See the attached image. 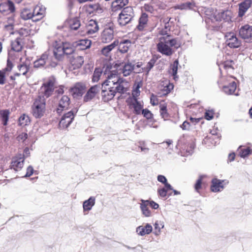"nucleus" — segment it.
I'll return each instance as SVG.
<instances>
[{"instance_id": "f257e3e1", "label": "nucleus", "mask_w": 252, "mask_h": 252, "mask_svg": "<svg viewBox=\"0 0 252 252\" xmlns=\"http://www.w3.org/2000/svg\"><path fill=\"white\" fill-rule=\"evenodd\" d=\"M101 86V96L102 100L104 102H108L111 100L116 93L123 94L126 91L124 86H112L104 82L102 84Z\"/></svg>"}, {"instance_id": "f03ea898", "label": "nucleus", "mask_w": 252, "mask_h": 252, "mask_svg": "<svg viewBox=\"0 0 252 252\" xmlns=\"http://www.w3.org/2000/svg\"><path fill=\"white\" fill-rule=\"evenodd\" d=\"M234 78L232 76L223 77L218 81L219 87L221 88L222 91L227 95H238V94H234L236 91L237 85L234 80Z\"/></svg>"}, {"instance_id": "7ed1b4c3", "label": "nucleus", "mask_w": 252, "mask_h": 252, "mask_svg": "<svg viewBox=\"0 0 252 252\" xmlns=\"http://www.w3.org/2000/svg\"><path fill=\"white\" fill-rule=\"evenodd\" d=\"M76 48L75 42L73 43L62 42V45L55 46L53 51L54 56L56 59L60 60L64 54L68 55L73 54Z\"/></svg>"}, {"instance_id": "20e7f679", "label": "nucleus", "mask_w": 252, "mask_h": 252, "mask_svg": "<svg viewBox=\"0 0 252 252\" xmlns=\"http://www.w3.org/2000/svg\"><path fill=\"white\" fill-rule=\"evenodd\" d=\"M44 10L40 6H36L33 10L24 9L21 12V17L24 20L32 19L33 22H37L42 18Z\"/></svg>"}, {"instance_id": "39448f33", "label": "nucleus", "mask_w": 252, "mask_h": 252, "mask_svg": "<svg viewBox=\"0 0 252 252\" xmlns=\"http://www.w3.org/2000/svg\"><path fill=\"white\" fill-rule=\"evenodd\" d=\"M46 105L45 99L41 95H38L32 106V113L36 118L42 117L45 112Z\"/></svg>"}, {"instance_id": "423d86ee", "label": "nucleus", "mask_w": 252, "mask_h": 252, "mask_svg": "<svg viewBox=\"0 0 252 252\" xmlns=\"http://www.w3.org/2000/svg\"><path fill=\"white\" fill-rule=\"evenodd\" d=\"M134 16V13L131 7H125L119 14L118 24L121 26H124L129 23L132 20Z\"/></svg>"}, {"instance_id": "0eeeda50", "label": "nucleus", "mask_w": 252, "mask_h": 252, "mask_svg": "<svg viewBox=\"0 0 252 252\" xmlns=\"http://www.w3.org/2000/svg\"><path fill=\"white\" fill-rule=\"evenodd\" d=\"M123 82L124 79L120 77L118 71L117 70H113L108 73L107 79L104 82L112 86H123Z\"/></svg>"}, {"instance_id": "6e6552de", "label": "nucleus", "mask_w": 252, "mask_h": 252, "mask_svg": "<svg viewBox=\"0 0 252 252\" xmlns=\"http://www.w3.org/2000/svg\"><path fill=\"white\" fill-rule=\"evenodd\" d=\"M77 111L78 109L75 108L64 114L60 121L59 127L60 128H67L72 122L74 116Z\"/></svg>"}, {"instance_id": "1a4fd4ad", "label": "nucleus", "mask_w": 252, "mask_h": 252, "mask_svg": "<svg viewBox=\"0 0 252 252\" xmlns=\"http://www.w3.org/2000/svg\"><path fill=\"white\" fill-rule=\"evenodd\" d=\"M54 90V82L52 80H49L43 84L40 87L39 95L43 98H48L50 96Z\"/></svg>"}, {"instance_id": "9d476101", "label": "nucleus", "mask_w": 252, "mask_h": 252, "mask_svg": "<svg viewBox=\"0 0 252 252\" xmlns=\"http://www.w3.org/2000/svg\"><path fill=\"white\" fill-rule=\"evenodd\" d=\"M239 35L246 42H252V26L248 24L241 26L239 30Z\"/></svg>"}, {"instance_id": "9b49d317", "label": "nucleus", "mask_w": 252, "mask_h": 252, "mask_svg": "<svg viewBox=\"0 0 252 252\" xmlns=\"http://www.w3.org/2000/svg\"><path fill=\"white\" fill-rule=\"evenodd\" d=\"M126 101L129 108L132 110L133 114L137 115L141 114L143 106L137 99L128 98Z\"/></svg>"}, {"instance_id": "f8f14e48", "label": "nucleus", "mask_w": 252, "mask_h": 252, "mask_svg": "<svg viewBox=\"0 0 252 252\" xmlns=\"http://www.w3.org/2000/svg\"><path fill=\"white\" fill-rule=\"evenodd\" d=\"M158 51L163 55L170 56L173 53V51L162 37L159 38V42L157 44Z\"/></svg>"}, {"instance_id": "ddd939ff", "label": "nucleus", "mask_w": 252, "mask_h": 252, "mask_svg": "<svg viewBox=\"0 0 252 252\" xmlns=\"http://www.w3.org/2000/svg\"><path fill=\"white\" fill-rule=\"evenodd\" d=\"M226 44L230 48H236L240 46L241 40L233 32H227L225 35Z\"/></svg>"}, {"instance_id": "4468645a", "label": "nucleus", "mask_w": 252, "mask_h": 252, "mask_svg": "<svg viewBox=\"0 0 252 252\" xmlns=\"http://www.w3.org/2000/svg\"><path fill=\"white\" fill-rule=\"evenodd\" d=\"M15 11L14 3L10 0L0 4V12L3 15H8Z\"/></svg>"}, {"instance_id": "2eb2a0df", "label": "nucleus", "mask_w": 252, "mask_h": 252, "mask_svg": "<svg viewBox=\"0 0 252 252\" xmlns=\"http://www.w3.org/2000/svg\"><path fill=\"white\" fill-rule=\"evenodd\" d=\"M86 85L83 82H77L71 88V92L73 96L75 97H81L85 92Z\"/></svg>"}, {"instance_id": "dca6fc26", "label": "nucleus", "mask_w": 252, "mask_h": 252, "mask_svg": "<svg viewBox=\"0 0 252 252\" xmlns=\"http://www.w3.org/2000/svg\"><path fill=\"white\" fill-rule=\"evenodd\" d=\"M225 185L228 184V181L221 180L216 178L212 180V185L211 186V190L214 192H220L223 190L224 187L223 184Z\"/></svg>"}, {"instance_id": "f3484780", "label": "nucleus", "mask_w": 252, "mask_h": 252, "mask_svg": "<svg viewBox=\"0 0 252 252\" xmlns=\"http://www.w3.org/2000/svg\"><path fill=\"white\" fill-rule=\"evenodd\" d=\"M100 89V86L96 85L92 86L84 96V101L88 102L92 100L99 92Z\"/></svg>"}, {"instance_id": "a211bd4d", "label": "nucleus", "mask_w": 252, "mask_h": 252, "mask_svg": "<svg viewBox=\"0 0 252 252\" xmlns=\"http://www.w3.org/2000/svg\"><path fill=\"white\" fill-rule=\"evenodd\" d=\"M49 62V56L47 52L42 54L39 58L33 63V66L35 68H40L47 66V63Z\"/></svg>"}, {"instance_id": "6ab92c4d", "label": "nucleus", "mask_w": 252, "mask_h": 252, "mask_svg": "<svg viewBox=\"0 0 252 252\" xmlns=\"http://www.w3.org/2000/svg\"><path fill=\"white\" fill-rule=\"evenodd\" d=\"M114 38L113 29L109 27L105 28L101 35V40L103 43H108L110 42Z\"/></svg>"}, {"instance_id": "aec40b11", "label": "nucleus", "mask_w": 252, "mask_h": 252, "mask_svg": "<svg viewBox=\"0 0 252 252\" xmlns=\"http://www.w3.org/2000/svg\"><path fill=\"white\" fill-rule=\"evenodd\" d=\"M232 13L230 10H225L219 12L217 16V20L219 19L220 21L223 20L222 25H225L230 24L229 22H231Z\"/></svg>"}, {"instance_id": "412c9836", "label": "nucleus", "mask_w": 252, "mask_h": 252, "mask_svg": "<svg viewBox=\"0 0 252 252\" xmlns=\"http://www.w3.org/2000/svg\"><path fill=\"white\" fill-rule=\"evenodd\" d=\"M70 104V98L67 95H63L60 99L58 107L56 109V111L58 114H60L64 110L68 108Z\"/></svg>"}, {"instance_id": "4be33fe9", "label": "nucleus", "mask_w": 252, "mask_h": 252, "mask_svg": "<svg viewBox=\"0 0 252 252\" xmlns=\"http://www.w3.org/2000/svg\"><path fill=\"white\" fill-rule=\"evenodd\" d=\"M252 4L251 0H244L239 3L238 16L242 17L251 7Z\"/></svg>"}, {"instance_id": "5701e85b", "label": "nucleus", "mask_w": 252, "mask_h": 252, "mask_svg": "<svg viewBox=\"0 0 252 252\" xmlns=\"http://www.w3.org/2000/svg\"><path fill=\"white\" fill-rule=\"evenodd\" d=\"M118 45V40H115L113 43L103 47L101 50V54L107 57L111 58V51Z\"/></svg>"}, {"instance_id": "b1692460", "label": "nucleus", "mask_w": 252, "mask_h": 252, "mask_svg": "<svg viewBox=\"0 0 252 252\" xmlns=\"http://www.w3.org/2000/svg\"><path fill=\"white\" fill-rule=\"evenodd\" d=\"M13 68L12 63L10 61L9 59L7 60L6 67L0 70V84L3 85L5 83V75L7 72L11 71Z\"/></svg>"}, {"instance_id": "393cba45", "label": "nucleus", "mask_w": 252, "mask_h": 252, "mask_svg": "<svg viewBox=\"0 0 252 252\" xmlns=\"http://www.w3.org/2000/svg\"><path fill=\"white\" fill-rule=\"evenodd\" d=\"M131 46V42L128 39H124L120 42L118 41V51L122 54L127 52L129 47Z\"/></svg>"}, {"instance_id": "a878e982", "label": "nucleus", "mask_w": 252, "mask_h": 252, "mask_svg": "<svg viewBox=\"0 0 252 252\" xmlns=\"http://www.w3.org/2000/svg\"><path fill=\"white\" fill-rule=\"evenodd\" d=\"M24 159L23 157H15L12 159L11 163V168L15 171H18L22 169L23 166Z\"/></svg>"}, {"instance_id": "bb28decb", "label": "nucleus", "mask_w": 252, "mask_h": 252, "mask_svg": "<svg viewBox=\"0 0 252 252\" xmlns=\"http://www.w3.org/2000/svg\"><path fill=\"white\" fill-rule=\"evenodd\" d=\"M153 230L152 225L147 223L145 226L140 225L136 228V232L140 236H144L146 234H149Z\"/></svg>"}, {"instance_id": "cd10ccee", "label": "nucleus", "mask_w": 252, "mask_h": 252, "mask_svg": "<svg viewBox=\"0 0 252 252\" xmlns=\"http://www.w3.org/2000/svg\"><path fill=\"white\" fill-rule=\"evenodd\" d=\"M141 202L140 204V208L143 215H144L146 217H150L152 216V212L148 208V200L141 199Z\"/></svg>"}, {"instance_id": "c85d7f7f", "label": "nucleus", "mask_w": 252, "mask_h": 252, "mask_svg": "<svg viewBox=\"0 0 252 252\" xmlns=\"http://www.w3.org/2000/svg\"><path fill=\"white\" fill-rule=\"evenodd\" d=\"M99 29L98 26L97 22L94 20H91L89 22L87 26L86 33L88 34H91L95 33Z\"/></svg>"}, {"instance_id": "c756f323", "label": "nucleus", "mask_w": 252, "mask_h": 252, "mask_svg": "<svg viewBox=\"0 0 252 252\" xmlns=\"http://www.w3.org/2000/svg\"><path fill=\"white\" fill-rule=\"evenodd\" d=\"M84 62L83 57L80 56L73 57L70 60V63L74 69L80 68L83 64Z\"/></svg>"}, {"instance_id": "7c9ffc66", "label": "nucleus", "mask_w": 252, "mask_h": 252, "mask_svg": "<svg viewBox=\"0 0 252 252\" xmlns=\"http://www.w3.org/2000/svg\"><path fill=\"white\" fill-rule=\"evenodd\" d=\"M95 198L94 196H91L88 199L84 201L83 203L84 212L90 211L94 205Z\"/></svg>"}, {"instance_id": "2f4dec72", "label": "nucleus", "mask_w": 252, "mask_h": 252, "mask_svg": "<svg viewBox=\"0 0 252 252\" xmlns=\"http://www.w3.org/2000/svg\"><path fill=\"white\" fill-rule=\"evenodd\" d=\"M135 65L131 63L127 62L125 63L123 67L122 73L123 76L126 77L129 75L132 71L134 69Z\"/></svg>"}, {"instance_id": "473e14b6", "label": "nucleus", "mask_w": 252, "mask_h": 252, "mask_svg": "<svg viewBox=\"0 0 252 252\" xmlns=\"http://www.w3.org/2000/svg\"><path fill=\"white\" fill-rule=\"evenodd\" d=\"M75 45L76 47H80L79 49L85 50L90 47L91 41L87 39H81L75 41Z\"/></svg>"}, {"instance_id": "72a5a7b5", "label": "nucleus", "mask_w": 252, "mask_h": 252, "mask_svg": "<svg viewBox=\"0 0 252 252\" xmlns=\"http://www.w3.org/2000/svg\"><path fill=\"white\" fill-rule=\"evenodd\" d=\"M166 43L169 45L170 48L174 47L175 48L178 49L181 46V44L178 41L177 38H171L170 35H167L165 37H163Z\"/></svg>"}, {"instance_id": "f704fd0d", "label": "nucleus", "mask_w": 252, "mask_h": 252, "mask_svg": "<svg viewBox=\"0 0 252 252\" xmlns=\"http://www.w3.org/2000/svg\"><path fill=\"white\" fill-rule=\"evenodd\" d=\"M148 21V15L145 13H143L141 15L139 20V24L137 28L139 31H142L144 26L147 24Z\"/></svg>"}, {"instance_id": "c9c22d12", "label": "nucleus", "mask_w": 252, "mask_h": 252, "mask_svg": "<svg viewBox=\"0 0 252 252\" xmlns=\"http://www.w3.org/2000/svg\"><path fill=\"white\" fill-rule=\"evenodd\" d=\"M9 114L10 112L8 110L6 109L0 111V118L4 126L7 125Z\"/></svg>"}, {"instance_id": "e433bc0d", "label": "nucleus", "mask_w": 252, "mask_h": 252, "mask_svg": "<svg viewBox=\"0 0 252 252\" xmlns=\"http://www.w3.org/2000/svg\"><path fill=\"white\" fill-rule=\"evenodd\" d=\"M242 147V146H240L238 149V151L239 156L241 158H245L251 154L252 152V149L250 147L243 149Z\"/></svg>"}, {"instance_id": "4c0bfd02", "label": "nucleus", "mask_w": 252, "mask_h": 252, "mask_svg": "<svg viewBox=\"0 0 252 252\" xmlns=\"http://www.w3.org/2000/svg\"><path fill=\"white\" fill-rule=\"evenodd\" d=\"M164 222L162 221L157 220L154 224V233L156 236H158L161 232V229L164 227Z\"/></svg>"}, {"instance_id": "58836bf2", "label": "nucleus", "mask_w": 252, "mask_h": 252, "mask_svg": "<svg viewBox=\"0 0 252 252\" xmlns=\"http://www.w3.org/2000/svg\"><path fill=\"white\" fill-rule=\"evenodd\" d=\"M69 25L71 29L77 30L81 26V23L78 18H74L69 21Z\"/></svg>"}, {"instance_id": "ea45409f", "label": "nucleus", "mask_w": 252, "mask_h": 252, "mask_svg": "<svg viewBox=\"0 0 252 252\" xmlns=\"http://www.w3.org/2000/svg\"><path fill=\"white\" fill-rule=\"evenodd\" d=\"M178 65L179 62L177 60H176L170 65V69L171 70V73L173 76V79L175 80L178 78V76L177 75Z\"/></svg>"}, {"instance_id": "a19ab883", "label": "nucleus", "mask_w": 252, "mask_h": 252, "mask_svg": "<svg viewBox=\"0 0 252 252\" xmlns=\"http://www.w3.org/2000/svg\"><path fill=\"white\" fill-rule=\"evenodd\" d=\"M195 7V3L192 2H186L178 5V9L181 10L193 9Z\"/></svg>"}, {"instance_id": "79ce46f5", "label": "nucleus", "mask_w": 252, "mask_h": 252, "mask_svg": "<svg viewBox=\"0 0 252 252\" xmlns=\"http://www.w3.org/2000/svg\"><path fill=\"white\" fill-rule=\"evenodd\" d=\"M19 123L20 126H22L29 125L30 123L29 117L26 114H23L19 119Z\"/></svg>"}, {"instance_id": "37998d69", "label": "nucleus", "mask_w": 252, "mask_h": 252, "mask_svg": "<svg viewBox=\"0 0 252 252\" xmlns=\"http://www.w3.org/2000/svg\"><path fill=\"white\" fill-rule=\"evenodd\" d=\"M159 107L160 115L164 120H166L169 117V114L167 111L166 106L164 104H160Z\"/></svg>"}, {"instance_id": "c03bdc74", "label": "nucleus", "mask_w": 252, "mask_h": 252, "mask_svg": "<svg viewBox=\"0 0 252 252\" xmlns=\"http://www.w3.org/2000/svg\"><path fill=\"white\" fill-rule=\"evenodd\" d=\"M102 74V71L100 68H96L94 71V72L92 77V81L94 82H97L100 78V77Z\"/></svg>"}, {"instance_id": "a18cd8bd", "label": "nucleus", "mask_w": 252, "mask_h": 252, "mask_svg": "<svg viewBox=\"0 0 252 252\" xmlns=\"http://www.w3.org/2000/svg\"><path fill=\"white\" fill-rule=\"evenodd\" d=\"M156 62V59L155 58H152L147 63L146 66L143 68V69L148 73L151 69L154 67Z\"/></svg>"}, {"instance_id": "49530a36", "label": "nucleus", "mask_w": 252, "mask_h": 252, "mask_svg": "<svg viewBox=\"0 0 252 252\" xmlns=\"http://www.w3.org/2000/svg\"><path fill=\"white\" fill-rule=\"evenodd\" d=\"M12 49L16 52H19L22 49V45L18 40L13 41L11 44Z\"/></svg>"}, {"instance_id": "de8ad7c7", "label": "nucleus", "mask_w": 252, "mask_h": 252, "mask_svg": "<svg viewBox=\"0 0 252 252\" xmlns=\"http://www.w3.org/2000/svg\"><path fill=\"white\" fill-rule=\"evenodd\" d=\"M138 147L142 152L145 154L148 153L149 151V148L147 147L146 142L144 141H141L138 142Z\"/></svg>"}, {"instance_id": "09e8293b", "label": "nucleus", "mask_w": 252, "mask_h": 252, "mask_svg": "<svg viewBox=\"0 0 252 252\" xmlns=\"http://www.w3.org/2000/svg\"><path fill=\"white\" fill-rule=\"evenodd\" d=\"M141 114H142L147 120H150L153 118V114L147 108L143 109L141 112Z\"/></svg>"}, {"instance_id": "8fccbe9b", "label": "nucleus", "mask_w": 252, "mask_h": 252, "mask_svg": "<svg viewBox=\"0 0 252 252\" xmlns=\"http://www.w3.org/2000/svg\"><path fill=\"white\" fill-rule=\"evenodd\" d=\"M203 178V176H200L199 178L197 180L195 184L194 185L195 190L197 192H199V190L201 189V184Z\"/></svg>"}, {"instance_id": "3c124183", "label": "nucleus", "mask_w": 252, "mask_h": 252, "mask_svg": "<svg viewBox=\"0 0 252 252\" xmlns=\"http://www.w3.org/2000/svg\"><path fill=\"white\" fill-rule=\"evenodd\" d=\"M140 86L139 84H138L135 88V89L132 91V96L129 97L128 98H135L137 99V97L140 95V91H139V88Z\"/></svg>"}, {"instance_id": "603ef678", "label": "nucleus", "mask_w": 252, "mask_h": 252, "mask_svg": "<svg viewBox=\"0 0 252 252\" xmlns=\"http://www.w3.org/2000/svg\"><path fill=\"white\" fill-rule=\"evenodd\" d=\"M21 73L25 75L26 74L29 70V66L25 64H21L18 66Z\"/></svg>"}, {"instance_id": "864d4df0", "label": "nucleus", "mask_w": 252, "mask_h": 252, "mask_svg": "<svg viewBox=\"0 0 252 252\" xmlns=\"http://www.w3.org/2000/svg\"><path fill=\"white\" fill-rule=\"evenodd\" d=\"M158 194L161 198H165L167 196L168 191L163 188L158 189Z\"/></svg>"}, {"instance_id": "5fc2aeb1", "label": "nucleus", "mask_w": 252, "mask_h": 252, "mask_svg": "<svg viewBox=\"0 0 252 252\" xmlns=\"http://www.w3.org/2000/svg\"><path fill=\"white\" fill-rule=\"evenodd\" d=\"M214 114V112L213 110H206L204 115L205 118L207 120H211L213 118Z\"/></svg>"}, {"instance_id": "6e6d98bb", "label": "nucleus", "mask_w": 252, "mask_h": 252, "mask_svg": "<svg viewBox=\"0 0 252 252\" xmlns=\"http://www.w3.org/2000/svg\"><path fill=\"white\" fill-rule=\"evenodd\" d=\"M128 2V0H115L114 1V4L115 6L116 4L118 5V4L120 5V7H124L126 4H127Z\"/></svg>"}, {"instance_id": "4d7b16f0", "label": "nucleus", "mask_w": 252, "mask_h": 252, "mask_svg": "<svg viewBox=\"0 0 252 252\" xmlns=\"http://www.w3.org/2000/svg\"><path fill=\"white\" fill-rule=\"evenodd\" d=\"M10 16L7 17V23L9 26H13L14 24V19H15V14L11 13L10 14H9Z\"/></svg>"}, {"instance_id": "13d9d810", "label": "nucleus", "mask_w": 252, "mask_h": 252, "mask_svg": "<svg viewBox=\"0 0 252 252\" xmlns=\"http://www.w3.org/2000/svg\"><path fill=\"white\" fill-rule=\"evenodd\" d=\"M33 173V168L31 165H30L28 167V168L27 169V172H26V175L24 176V177H30L32 175Z\"/></svg>"}, {"instance_id": "bf43d9fd", "label": "nucleus", "mask_w": 252, "mask_h": 252, "mask_svg": "<svg viewBox=\"0 0 252 252\" xmlns=\"http://www.w3.org/2000/svg\"><path fill=\"white\" fill-rule=\"evenodd\" d=\"M148 205L150 206L152 208L154 209H157L159 207V205L158 203H156L154 201H150L148 200Z\"/></svg>"}, {"instance_id": "052dcab7", "label": "nucleus", "mask_w": 252, "mask_h": 252, "mask_svg": "<svg viewBox=\"0 0 252 252\" xmlns=\"http://www.w3.org/2000/svg\"><path fill=\"white\" fill-rule=\"evenodd\" d=\"M233 63V62L232 61H227L225 62L223 64V66L225 69H228L229 68H232V64Z\"/></svg>"}, {"instance_id": "680f3d73", "label": "nucleus", "mask_w": 252, "mask_h": 252, "mask_svg": "<svg viewBox=\"0 0 252 252\" xmlns=\"http://www.w3.org/2000/svg\"><path fill=\"white\" fill-rule=\"evenodd\" d=\"M150 102L153 105H156L158 103L156 96L154 94H152L150 98Z\"/></svg>"}, {"instance_id": "e2e57ef3", "label": "nucleus", "mask_w": 252, "mask_h": 252, "mask_svg": "<svg viewBox=\"0 0 252 252\" xmlns=\"http://www.w3.org/2000/svg\"><path fill=\"white\" fill-rule=\"evenodd\" d=\"M180 127L183 130H188L190 127V123L188 121H185L182 125L180 126Z\"/></svg>"}, {"instance_id": "0e129e2a", "label": "nucleus", "mask_w": 252, "mask_h": 252, "mask_svg": "<svg viewBox=\"0 0 252 252\" xmlns=\"http://www.w3.org/2000/svg\"><path fill=\"white\" fill-rule=\"evenodd\" d=\"M28 138V134L26 133H22L21 134H20L17 138L19 141L22 140L23 142H24L26 139H27Z\"/></svg>"}, {"instance_id": "69168bd1", "label": "nucleus", "mask_w": 252, "mask_h": 252, "mask_svg": "<svg viewBox=\"0 0 252 252\" xmlns=\"http://www.w3.org/2000/svg\"><path fill=\"white\" fill-rule=\"evenodd\" d=\"M158 181L163 184L167 182L166 177L164 176L161 175L158 176Z\"/></svg>"}, {"instance_id": "338daca9", "label": "nucleus", "mask_w": 252, "mask_h": 252, "mask_svg": "<svg viewBox=\"0 0 252 252\" xmlns=\"http://www.w3.org/2000/svg\"><path fill=\"white\" fill-rule=\"evenodd\" d=\"M170 21V19H168V18H167L166 19H165L163 20V22L164 23V29L167 31H170L169 28V21Z\"/></svg>"}, {"instance_id": "774afa93", "label": "nucleus", "mask_w": 252, "mask_h": 252, "mask_svg": "<svg viewBox=\"0 0 252 252\" xmlns=\"http://www.w3.org/2000/svg\"><path fill=\"white\" fill-rule=\"evenodd\" d=\"M202 120V118H194L192 117H190L189 120L190 121L191 123L193 124H196L200 122V121Z\"/></svg>"}]
</instances>
